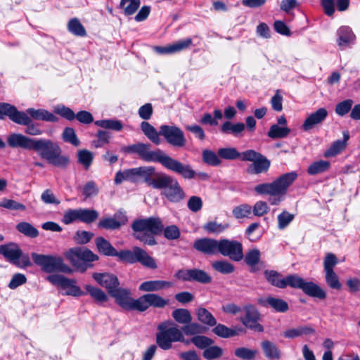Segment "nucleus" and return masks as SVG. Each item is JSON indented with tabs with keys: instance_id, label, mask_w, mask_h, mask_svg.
I'll use <instances>...</instances> for the list:
<instances>
[{
	"instance_id": "obj_15",
	"label": "nucleus",
	"mask_w": 360,
	"mask_h": 360,
	"mask_svg": "<svg viewBox=\"0 0 360 360\" xmlns=\"http://www.w3.org/2000/svg\"><path fill=\"white\" fill-rule=\"evenodd\" d=\"M32 150L37 152L48 161L56 153L60 151V147L49 139H35Z\"/></svg>"
},
{
	"instance_id": "obj_47",
	"label": "nucleus",
	"mask_w": 360,
	"mask_h": 360,
	"mask_svg": "<svg viewBox=\"0 0 360 360\" xmlns=\"http://www.w3.org/2000/svg\"><path fill=\"white\" fill-rule=\"evenodd\" d=\"M290 132V129L288 127L273 124L268 132V136L272 139H281L286 137Z\"/></svg>"
},
{
	"instance_id": "obj_26",
	"label": "nucleus",
	"mask_w": 360,
	"mask_h": 360,
	"mask_svg": "<svg viewBox=\"0 0 360 360\" xmlns=\"http://www.w3.org/2000/svg\"><path fill=\"white\" fill-rule=\"evenodd\" d=\"M131 292L127 288L117 287L110 295L115 299L116 302L125 309H128L132 298L130 297Z\"/></svg>"
},
{
	"instance_id": "obj_24",
	"label": "nucleus",
	"mask_w": 360,
	"mask_h": 360,
	"mask_svg": "<svg viewBox=\"0 0 360 360\" xmlns=\"http://www.w3.org/2000/svg\"><path fill=\"white\" fill-rule=\"evenodd\" d=\"M25 113L27 115H29L32 120L33 119L35 120H41L50 122H58V117L57 116L45 109H35L30 108L27 109Z\"/></svg>"
},
{
	"instance_id": "obj_35",
	"label": "nucleus",
	"mask_w": 360,
	"mask_h": 360,
	"mask_svg": "<svg viewBox=\"0 0 360 360\" xmlns=\"http://www.w3.org/2000/svg\"><path fill=\"white\" fill-rule=\"evenodd\" d=\"M261 346L268 359H278L281 357V352L274 342L269 340H264L262 342Z\"/></svg>"
},
{
	"instance_id": "obj_60",
	"label": "nucleus",
	"mask_w": 360,
	"mask_h": 360,
	"mask_svg": "<svg viewBox=\"0 0 360 360\" xmlns=\"http://www.w3.org/2000/svg\"><path fill=\"white\" fill-rule=\"evenodd\" d=\"M212 331L217 335H218L221 338H224L233 337L237 334L234 330L231 329V328H228L227 326H226L223 324H221V323L217 325L212 329Z\"/></svg>"
},
{
	"instance_id": "obj_41",
	"label": "nucleus",
	"mask_w": 360,
	"mask_h": 360,
	"mask_svg": "<svg viewBox=\"0 0 360 360\" xmlns=\"http://www.w3.org/2000/svg\"><path fill=\"white\" fill-rule=\"evenodd\" d=\"M149 308L147 294L141 296L139 298L132 299L127 310H137L144 311Z\"/></svg>"
},
{
	"instance_id": "obj_13",
	"label": "nucleus",
	"mask_w": 360,
	"mask_h": 360,
	"mask_svg": "<svg viewBox=\"0 0 360 360\" xmlns=\"http://www.w3.org/2000/svg\"><path fill=\"white\" fill-rule=\"evenodd\" d=\"M218 253L237 262L243 258L242 244L237 240L228 239L219 240Z\"/></svg>"
},
{
	"instance_id": "obj_40",
	"label": "nucleus",
	"mask_w": 360,
	"mask_h": 360,
	"mask_svg": "<svg viewBox=\"0 0 360 360\" xmlns=\"http://www.w3.org/2000/svg\"><path fill=\"white\" fill-rule=\"evenodd\" d=\"M264 276L266 280L273 285L279 288H285L284 278L276 271H265Z\"/></svg>"
},
{
	"instance_id": "obj_30",
	"label": "nucleus",
	"mask_w": 360,
	"mask_h": 360,
	"mask_svg": "<svg viewBox=\"0 0 360 360\" xmlns=\"http://www.w3.org/2000/svg\"><path fill=\"white\" fill-rule=\"evenodd\" d=\"M173 285V283L170 281L155 280L148 281L142 283L139 289L143 292H153L159 291L165 288H170Z\"/></svg>"
},
{
	"instance_id": "obj_19",
	"label": "nucleus",
	"mask_w": 360,
	"mask_h": 360,
	"mask_svg": "<svg viewBox=\"0 0 360 360\" xmlns=\"http://www.w3.org/2000/svg\"><path fill=\"white\" fill-rule=\"evenodd\" d=\"M192 44V39L188 38L184 40H179L167 46H155L153 49L158 54H173L188 49Z\"/></svg>"
},
{
	"instance_id": "obj_32",
	"label": "nucleus",
	"mask_w": 360,
	"mask_h": 360,
	"mask_svg": "<svg viewBox=\"0 0 360 360\" xmlns=\"http://www.w3.org/2000/svg\"><path fill=\"white\" fill-rule=\"evenodd\" d=\"M338 44L340 47H345L353 43L355 40V35L350 27L342 26L338 30Z\"/></svg>"
},
{
	"instance_id": "obj_9",
	"label": "nucleus",
	"mask_w": 360,
	"mask_h": 360,
	"mask_svg": "<svg viewBox=\"0 0 360 360\" xmlns=\"http://www.w3.org/2000/svg\"><path fill=\"white\" fill-rule=\"evenodd\" d=\"M114 256L117 257L121 262L129 264L139 262L143 266L152 269L158 267L154 258L139 247H134L132 250H126L120 252L116 250Z\"/></svg>"
},
{
	"instance_id": "obj_16",
	"label": "nucleus",
	"mask_w": 360,
	"mask_h": 360,
	"mask_svg": "<svg viewBox=\"0 0 360 360\" xmlns=\"http://www.w3.org/2000/svg\"><path fill=\"white\" fill-rule=\"evenodd\" d=\"M35 139L20 133H12L7 136L6 141L11 148L32 150Z\"/></svg>"
},
{
	"instance_id": "obj_25",
	"label": "nucleus",
	"mask_w": 360,
	"mask_h": 360,
	"mask_svg": "<svg viewBox=\"0 0 360 360\" xmlns=\"http://www.w3.org/2000/svg\"><path fill=\"white\" fill-rule=\"evenodd\" d=\"M321 3L325 13L332 16L335 12V3L339 11H345L349 7V0H321Z\"/></svg>"
},
{
	"instance_id": "obj_58",
	"label": "nucleus",
	"mask_w": 360,
	"mask_h": 360,
	"mask_svg": "<svg viewBox=\"0 0 360 360\" xmlns=\"http://www.w3.org/2000/svg\"><path fill=\"white\" fill-rule=\"evenodd\" d=\"M354 101L352 99H346L343 101L338 103L335 108V112L339 116H344L351 111Z\"/></svg>"
},
{
	"instance_id": "obj_39",
	"label": "nucleus",
	"mask_w": 360,
	"mask_h": 360,
	"mask_svg": "<svg viewBox=\"0 0 360 360\" xmlns=\"http://www.w3.org/2000/svg\"><path fill=\"white\" fill-rule=\"evenodd\" d=\"M172 317L179 323L186 325L192 321V316L186 309H177L172 311Z\"/></svg>"
},
{
	"instance_id": "obj_46",
	"label": "nucleus",
	"mask_w": 360,
	"mask_h": 360,
	"mask_svg": "<svg viewBox=\"0 0 360 360\" xmlns=\"http://www.w3.org/2000/svg\"><path fill=\"white\" fill-rule=\"evenodd\" d=\"M330 163L326 160H319L313 162L308 167L307 172L311 175H315L327 171L329 169Z\"/></svg>"
},
{
	"instance_id": "obj_33",
	"label": "nucleus",
	"mask_w": 360,
	"mask_h": 360,
	"mask_svg": "<svg viewBox=\"0 0 360 360\" xmlns=\"http://www.w3.org/2000/svg\"><path fill=\"white\" fill-rule=\"evenodd\" d=\"M315 333L313 328L307 326H299L297 328H291L283 332L282 335L288 339H292L301 337L302 335H312Z\"/></svg>"
},
{
	"instance_id": "obj_56",
	"label": "nucleus",
	"mask_w": 360,
	"mask_h": 360,
	"mask_svg": "<svg viewBox=\"0 0 360 360\" xmlns=\"http://www.w3.org/2000/svg\"><path fill=\"white\" fill-rule=\"evenodd\" d=\"M147 297L148 300V305L149 307H153L156 308H163L166 305L168 304L169 301L167 300H165L162 298L161 296L153 294V293H149L147 294Z\"/></svg>"
},
{
	"instance_id": "obj_31",
	"label": "nucleus",
	"mask_w": 360,
	"mask_h": 360,
	"mask_svg": "<svg viewBox=\"0 0 360 360\" xmlns=\"http://www.w3.org/2000/svg\"><path fill=\"white\" fill-rule=\"evenodd\" d=\"M16 124L26 126L25 129V133L26 134L30 136H39L42 134V131L32 122V118L25 112L21 115V117Z\"/></svg>"
},
{
	"instance_id": "obj_2",
	"label": "nucleus",
	"mask_w": 360,
	"mask_h": 360,
	"mask_svg": "<svg viewBox=\"0 0 360 360\" xmlns=\"http://www.w3.org/2000/svg\"><path fill=\"white\" fill-rule=\"evenodd\" d=\"M297 178L296 172L285 173L271 183H263L255 186L254 191L259 195H270L271 205H278L286 194L289 186Z\"/></svg>"
},
{
	"instance_id": "obj_50",
	"label": "nucleus",
	"mask_w": 360,
	"mask_h": 360,
	"mask_svg": "<svg viewBox=\"0 0 360 360\" xmlns=\"http://www.w3.org/2000/svg\"><path fill=\"white\" fill-rule=\"evenodd\" d=\"M212 266L217 271L224 274H231L235 269L234 266L226 260L216 261L212 264Z\"/></svg>"
},
{
	"instance_id": "obj_22",
	"label": "nucleus",
	"mask_w": 360,
	"mask_h": 360,
	"mask_svg": "<svg viewBox=\"0 0 360 360\" xmlns=\"http://www.w3.org/2000/svg\"><path fill=\"white\" fill-rule=\"evenodd\" d=\"M258 303L265 307H270L275 311L284 313L288 310V304L281 298L269 296L267 297L259 298Z\"/></svg>"
},
{
	"instance_id": "obj_29",
	"label": "nucleus",
	"mask_w": 360,
	"mask_h": 360,
	"mask_svg": "<svg viewBox=\"0 0 360 360\" xmlns=\"http://www.w3.org/2000/svg\"><path fill=\"white\" fill-rule=\"evenodd\" d=\"M22 111H19L17 108L7 103H0V119L3 120L5 117H8L12 122L17 123Z\"/></svg>"
},
{
	"instance_id": "obj_8",
	"label": "nucleus",
	"mask_w": 360,
	"mask_h": 360,
	"mask_svg": "<svg viewBox=\"0 0 360 360\" xmlns=\"http://www.w3.org/2000/svg\"><path fill=\"white\" fill-rule=\"evenodd\" d=\"M32 258L34 262L39 266L45 272L52 273L60 271L66 274L72 272L71 268L63 262L60 257L33 252L32 253Z\"/></svg>"
},
{
	"instance_id": "obj_59",
	"label": "nucleus",
	"mask_w": 360,
	"mask_h": 360,
	"mask_svg": "<svg viewBox=\"0 0 360 360\" xmlns=\"http://www.w3.org/2000/svg\"><path fill=\"white\" fill-rule=\"evenodd\" d=\"M62 137L65 142L70 143L75 146H78L80 143L74 129L72 127L65 128Z\"/></svg>"
},
{
	"instance_id": "obj_10",
	"label": "nucleus",
	"mask_w": 360,
	"mask_h": 360,
	"mask_svg": "<svg viewBox=\"0 0 360 360\" xmlns=\"http://www.w3.org/2000/svg\"><path fill=\"white\" fill-rule=\"evenodd\" d=\"M65 257L72 266L81 272H84L88 267L91 266L87 262L98 259V255L84 247L70 248L65 253Z\"/></svg>"
},
{
	"instance_id": "obj_23",
	"label": "nucleus",
	"mask_w": 360,
	"mask_h": 360,
	"mask_svg": "<svg viewBox=\"0 0 360 360\" xmlns=\"http://www.w3.org/2000/svg\"><path fill=\"white\" fill-rule=\"evenodd\" d=\"M270 166V160L262 155L256 161L248 165L246 170L250 174L257 175L267 172Z\"/></svg>"
},
{
	"instance_id": "obj_48",
	"label": "nucleus",
	"mask_w": 360,
	"mask_h": 360,
	"mask_svg": "<svg viewBox=\"0 0 360 360\" xmlns=\"http://www.w3.org/2000/svg\"><path fill=\"white\" fill-rule=\"evenodd\" d=\"M79 220L90 224L94 221L98 217V213L94 210L78 209Z\"/></svg>"
},
{
	"instance_id": "obj_4",
	"label": "nucleus",
	"mask_w": 360,
	"mask_h": 360,
	"mask_svg": "<svg viewBox=\"0 0 360 360\" xmlns=\"http://www.w3.org/2000/svg\"><path fill=\"white\" fill-rule=\"evenodd\" d=\"M151 186L162 189V194L170 202H179L185 198V193L178 181L166 174H158L153 179Z\"/></svg>"
},
{
	"instance_id": "obj_37",
	"label": "nucleus",
	"mask_w": 360,
	"mask_h": 360,
	"mask_svg": "<svg viewBox=\"0 0 360 360\" xmlns=\"http://www.w3.org/2000/svg\"><path fill=\"white\" fill-rule=\"evenodd\" d=\"M198 320L201 323L210 326H214L217 324V321L213 315L205 308L200 307L196 311Z\"/></svg>"
},
{
	"instance_id": "obj_44",
	"label": "nucleus",
	"mask_w": 360,
	"mask_h": 360,
	"mask_svg": "<svg viewBox=\"0 0 360 360\" xmlns=\"http://www.w3.org/2000/svg\"><path fill=\"white\" fill-rule=\"evenodd\" d=\"M16 229L27 237L36 238L39 236L38 230L28 222H20L17 224Z\"/></svg>"
},
{
	"instance_id": "obj_34",
	"label": "nucleus",
	"mask_w": 360,
	"mask_h": 360,
	"mask_svg": "<svg viewBox=\"0 0 360 360\" xmlns=\"http://www.w3.org/2000/svg\"><path fill=\"white\" fill-rule=\"evenodd\" d=\"M141 129L147 138L155 145H159L161 143L160 139V131L158 132L155 128L152 126L149 122L143 121L141 124Z\"/></svg>"
},
{
	"instance_id": "obj_57",
	"label": "nucleus",
	"mask_w": 360,
	"mask_h": 360,
	"mask_svg": "<svg viewBox=\"0 0 360 360\" xmlns=\"http://www.w3.org/2000/svg\"><path fill=\"white\" fill-rule=\"evenodd\" d=\"M218 155L225 160H236L240 158V153L236 148H221L218 150Z\"/></svg>"
},
{
	"instance_id": "obj_55",
	"label": "nucleus",
	"mask_w": 360,
	"mask_h": 360,
	"mask_svg": "<svg viewBox=\"0 0 360 360\" xmlns=\"http://www.w3.org/2000/svg\"><path fill=\"white\" fill-rule=\"evenodd\" d=\"M202 155L203 162L209 165L218 166L221 163L219 156L212 150H204Z\"/></svg>"
},
{
	"instance_id": "obj_6",
	"label": "nucleus",
	"mask_w": 360,
	"mask_h": 360,
	"mask_svg": "<svg viewBox=\"0 0 360 360\" xmlns=\"http://www.w3.org/2000/svg\"><path fill=\"white\" fill-rule=\"evenodd\" d=\"M155 169L153 166H143L118 171L115 176V184H120L127 181L138 184L142 179L151 186L152 176L155 175Z\"/></svg>"
},
{
	"instance_id": "obj_1",
	"label": "nucleus",
	"mask_w": 360,
	"mask_h": 360,
	"mask_svg": "<svg viewBox=\"0 0 360 360\" xmlns=\"http://www.w3.org/2000/svg\"><path fill=\"white\" fill-rule=\"evenodd\" d=\"M124 151L135 153L147 162H159L166 169L185 177H191L193 175V172L188 167L183 166L181 162L169 156L159 148L152 150L150 144L143 143L132 144L124 148Z\"/></svg>"
},
{
	"instance_id": "obj_54",
	"label": "nucleus",
	"mask_w": 360,
	"mask_h": 360,
	"mask_svg": "<svg viewBox=\"0 0 360 360\" xmlns=\"http://www.w3.org/2000/svg\"><path fill=\"white\" fill-rule=\"evenodd\" d=\"M325 279L327 285L332 289L340 290L342 285L336 273L333 271H325Z\"/></svg>"
},
{
	"instance_id": "obj_52",
	"label": "nucleus",
	"mask_w": 360,
	"mask_h": 360,
	"mask_svg": "<svg viewBox=\"0 0 360 360\" xmlns=\"http://www.w3.org/2000/svg\"><path fill=\"white\" fill-rule=\"evenodd\" d=\"M191 281L210 283L212 281V277L202 269H192Z\"/></svg>"
},
{
	"instance_id": "obj_12",
	"label": "nucleus",
	"mask_w": 360,
	"mask_h": 360,
	"mask_svg": "<svg viewBox=\"0 0 360 360\" xmlns=\"http://www.w3.org/2000/svg\"><path fill=\"white\" fill-rule=\"evenodd\" d=\"M47 280L53 285L66 290L65 295L79 297L85 295L80 288L75 285L76 281L63 276L53 274L47 276Z\"/></svg>"
},
{
	"instance_id": "obj_20",
	"label": "nucleus",
	"mask_w": 360,
	"mask_h": 360,
	"mask_svg": "<svg viewBox=\"0 0 360 360\" xmlns=\"http://www.w3.org/2000/svg\"><path fill=\"white\" fill-rule=\"evenodd\" d=\"M92 277L99 285L107 290L109 295L120 285L117 277L114 274L94 273Z\"/></svg>"
},
{
	"instance_id": "obj_45",
	"label": "nucleus",
	"mask_w": 360,
	"mask_h": 360,
	"mask_svg": "<svg viewBox=\"0 0 360 360\" xmlns=\"http://www.w3.org/2000/svg\"><path fill=\"white\" fill-rule=\"evenodd\" d=\"M85 289L91 297L98 303L106 302L108 299L106 294L100 288L86 285Z\"/></svg>"
},
{
	"instance_id": "obj_27",
	"label": "nucleus",
	"mask_w": 360,
	"mask_h": 360,
	"mask_svg": "<svg viewBox=\"0 0 360 360\" xmlns=\"http://www.w3.org/2000/svg\"><path fill=\"white\" fill-rule=\"evenodd\" d=\"M349 139V134L348 131L343 132V139L342 140H337L334 141L330 147L326 150L324 153V156L326 158L334 157L342 151H343L347 145V141Z\"/></svg>"
},
{
	"instance_id": "obj_17",
	"label": "nucleus",
	"mask_w": 360,
	"mask_h": 360,
	"mask_svg": "<svg viewBox=\"0 0 360 360\" xmlns=\"http://www.w3.org/2000/svg\"><path fill=\"white\" fill-rule=\"evenodd\" d=\"M245 316L240 319L241 322L246 327L257 332L264 330L263 326L258 323L259 314L254 306L248 305L245 307Z\"/></svg>"
},
{
	"instance_id": "obj_61",
	"label": "nucleus",
	"mask_w": 360,
	"mask_h": 360,
	"mask_svg": "<svg viewBox=\"0 0 360 360\" xmlns=\"http://www.w3.org/2000/svg\"><path fill=\"white\" fill-rule=\"evenodd\" d=\"M252 212V207L248 204L240 205L233 209V215L236 219L248 217Z\"/></svg>"
},
{
	"instance_id": "obj_21",
	"label": "nucleus",
	"mask_w": 360,
	"mask_h": 360,
	"mask_svg": "<svg viewBox=\"0 0 360 360\" xmlns=\"http://www.w3.org/2000/svg\"><path fill=\"white\" fill-rule=\"evenodd\" d=\"M328 110L324 108H319L314 112L310 114L304 120L302 129L304 131H309L315 126L321 124L328 117Z\"/></svg>"
},
{
	"instance_id": "obj_63",
	"label": "nucleus",
	"mask_w": 360,
	"mask_h": 360,
	"mask_svg": "<svg viewBox=\"0 0 360 360\" xmlns=\"http://www.w3.org/2000/svg\"><path fill=\"white\" fill-rule=\"evenodd\" d=\"M181 332L186 335H195L202 333V327L198 323L190 322L181 328Z\"/></svg>"
},
{
	"instance_id": "obj_38",
	"label": "nucleus",
	"mask_w": 360,
	"mask_h": 360,
	"mask_svg": "<svg viewBox=\"0 0 360 360\" xmlns=\"http://www.w3.org/2000/svg\"><path fill=\"white\" fill-rule=\"evenodd\" d=\"M140 4V0H121L120 8L123 10L124 15H131L138 10Z\"/></svg>"
},
{
	"instance_id": "obj_11",
	"label": "nucleus",
	"mask_w": 360,
	"mask_h": 360,
	"mask_svg": "<svg viewBox=\"0 0 360 360\" xmlns=\"http://www.w3.org/2000/svg\"><path fill=\"white\" fill-rule=\"evenodd\" d=\"M0 254L4 255L12 264L20 268L32 266L28 255L23 254L18 246L15 243H10L0 246Z\"/></svg>"
},
{
	"instance_id": "obj_43",
	"label": "nucleus",
	"mask_w": 360,
	"mask_h": 360,
	"mask_svg": "<svg viewBox=\"0 0 360 360\" xmlns=\"http://www.w3.org/2000/svg\"><path fill=\"white\" fill-rule=\"evenodd\" d=\"M94 154L86 149H82L77 153L78 162L88 169L92 164L94 160Z\"/></svg>"
},
{
	"instance_id": "obj_49",
	"label": "nucleus",
	"mask_w": 360,
	"mask_h": 360,
	"mask_svg": "<svg viewBox=\"0 0 360 360\" xmlns=\"http://www.w3.org/2000/svg\"><path fill=\"white\" fill-rule=\"evenodd\" d=\"M68 28L75 35L84 37L86 34L85 28L77 18L71 19L68 24Z\"/></svg>"
},
{
	"instance_id": "obj_28",
	"label": "nucleus",
	"mask_w": 360,
	"mask_h": 360,
	"mask_svg": "<svg viewBox=\"0 0 360 360\" xmlns=\"http://www.w3.org/2000/svg\"><path fill=\"white\" fill-rule=\"evenodd\" d=\"M115 217L118 218L120 221L112 217L105 218L99 221L98 226L105 229H117L127 221V217L122 213L116 214Z\"/></svg>"
},
{
	"instance_id": "obj_18",
	"label": "nucleus",
	"mask_w": 360,
	"mask_h": 360,
	"mask_svg": "<svg viewBox=\"0 0 360 360\" xmlns=\"http://www.w3.org/2000/svg\"><path fill=\"white\" fill-rule=\"evenodd\" d=\"M193 248L205 255H217L218 253L219 240L210 238H200L194 242Z\"/></svg>"
},
{
	"instance_id": "obj_42",
	"label": "nucleus",
	"mask_w": 360,
	"mask_h": 360,
	"mask_svg": "<svg viewBox=\"0 0 360 360\" xmlns=\"http://www.w3.org/2000/svg\"><path fill=\"white\" fill-rule=\"evenodd\" d=\"M95 124L105 129L120 131L123 129L122 123L117 120H96Z\"/></svg>"
},
{
	"instance_id": "obj_14",
	"label": "nucleus",
	"mask_w": 360,
	"mask_h": 360,
	"mask_svg": "<svg viewBox=\"0 0 360 360\" xmlns=\"http://www.w3.org/2000/svg\"><path fill=\"white\" fill-rule=\"evenodd\" d=\"M160 134L164 136L167 141L173 146L182 147L186 143L183 131L176 126L161 125Z\"/></svg>"
},
{
	"instance_id": "obj_51",
	"label": "nucleus",
	"mask_w": 360,
	"mask_h": 360,
	"mask_svg": "<svg viewBox=\"0 0 360 360\" xmlns=\"http://www.w3.org/2000/svg\"><path fill=\"white\" fill-rule=\"evenodd\" d=\"M49 163L61 168L66 167L70 163V159L68 156L61 155V150L56 153L49 160Z\"/></svg>"
},
{
	"instance_id": "obj_62",
	"label": "nucleus",
	"mask_w": 360,
	"mask_h": 360,
	"mask_svg": "<svg viewBox=\"0 0 360 360\" xmlns=\"http://www.w3.org/2000/svg\"><path fill=\"white\" fill-rule=\"evenodd\" d=\"M257 352L254 349H250L246 347H238L235 349L234 354L244 360H251L255 359Z\"/></svg>"
},
{
	"instance_id": "obj_3",
	"label": "nucleus",
	"mask_w": 360,
	"mask_h": 360,
	"mask_svg": "<svg viewBox=\"0 0 360 360\" xmlns=\"http://www.w3.org/2000/svg\"><path fill=\"white\" fill-rule=\"evenodd\" d=\"M131 229L136 239L145 245L153 246L157 244L155 235L163 231V223L159 217L139 219L133 221Z\"/></svg>"
},
{
	"instance_id": "obj_53",
	"label": "nucleus",
	"mask_w": 360,
	"mask_h": 360,
	"mask_svg": "<svg viewBox=\"0 0 360 360\" xmlns=\"http://www.w3.org/2000/svg\"><path fill=\"white\" fill-rule=\"evenodd\" d=\"M53 112L69 121H72L75 119V114L73 110L62 104L55 106Z\"/></svg>"
},
{
	"instance_id": "obj_5",
	"label": "nucleus",
	"mask_w": 360,
	"mask_h": 360,
	"mask_svg": "<svg viewBox=\"0 0 360 360\" xmlns=\"http://www.w3.org/2000/svg\"><path fill=\"white\" fill-rule=\"evenodd\" d=\"M156 342L164 350L171 349L173 342L185 341L181 330L171 321H166L159 324Z\"/></svg>"
},
{
	"instance_id": "obj_64",
	"label": "nucleus",
	"mask_w": 360,
	"mask_h": 360,
	"mask_svg": "<svg viewBox=\"0 0 360 360\" xmlns=\"http://www.w3.org/2000/svg\"><path fill=\"white\" fill-rule=\"evenodd\" d=\"M223 354V350L218 346H209L203 352V356L207 360L219 358Z\"/></svg>"
},
{
	"instance_id": "obj_36",
	"label": "nucleus",
	"mask_w": 360,
	"mask_h": 360,
	"mask_svg": "<svg viewBox=\"0 0 360 360\" xmlns=\"http://www.w3.org/2000/svg\"><path fill=\"white\" fill-rule=\"evenodd\" d=\"M95 242L98 250L103 255L106 256H114L115 254V248L104 238L98 237Z\"/></svg>"
},
{
	"instance_id": "obj_7",
	"label": "nucleus",
	"mask_w": 360,
	"mask_h": 360,
	"mask_svg": "<svg viewBox=\"0 0 360 360\" xmlns=\"http://www.w3.org/2000/svg\"><path fill=\"white\" fill-rule=\"evenodd\" d=\"M285 288L290 286L293 288L302 290L306 295L323 300L326 297V292L319 285L311 281H305L297 274H290L284 278Z\"/></svg>"
}]
</instances>
